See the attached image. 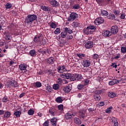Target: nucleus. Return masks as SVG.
I'll use <instances>...</instances> for the list:
<instances>
[{"label":"nucleus","instance_id":"46","mask_svg":"<svg viewBox=\"0 0 126 126\" xmlns=\"http://www.w3.org/2000/svg\"><path fill=\"white\" fill-rule=\"evenodd\" d=\"M83 31H84V33H85V34H86V35H89V34H90L88 27L86 29H84L83 30Z\"/></svg>","mask_w":126,"mask_h":126},{"label":"nucleus","instance_id":"34","mask_svg":"<svg viewBox=\"0 0 126 126\" xmlns=\"http://www.w3.org/2000/svg\"><path fill=\"white\" fill-rule=\"evenodd\" d=\"M11 115V113H10V112H9L8 111H6V112H5L4 113V119H5V118H7V119H8V118H9L10 117Z\"/></svg>","mask_w":126,"mask_h":126},{"label":"nucleus","instance_id":"59","mask_svg":"<svg viewBox=\"0 0 126 126\" xmlns=\"http://www.w3.org/2000/svg\"><path fill=\"white\" fill-rule=\"evenodd\" d=\"M49 126V121H45L43 124V126Z\"/></svg>","mask_w":126,"mask_h":126},{"label":"nucleus","instance_id":"28","mask_svg":"<svg viewBox=\"0 0 126 126\" xmlns=\"http://www.w3.org/2000/svg\"><path fill=\"white\" fill-rule=\"evenodd\" d=\"M30 55L31 57H36V51L34 49L31 50L30 51Z\"/></svg>","mask_w":126,"mask_h":126},{"label":"nucleus","instance_id":"19","mask_svg":"<svg viewBox=\"0 0 126 126\" xmlns=\"http://www.w3.org/2000/svg\"><path fill=\"white\" fill-rule=\"evenodd\" d=\"M46 63H49L50 64H53L55 63V58L54 57H50L47 59Z\"/></svg>","mask_w":126,"mask_h":126},{"label":"nucleus","instance_id":"57","mask_svg":"<svg viewBox=\"0 0 126 126\" xmlns=\"http://www.w3.org/2000/svg\"><path fill=\"white\" fill-rule=\"evenodd\" d=\"M121 19H125L126 18V14L125 13L121 14Z\"/></svg>","mask_w":126,"mask_h":126},{"label":"nucleus","instance_id":"47","mask_svg":"<svg viewBox=\"0 0 126 126\" xmlns=\"http://www.w3.org/2000/svg\"><path fill=\"white\" fill-rule=\"evenodd\" d=\"M8 101H9V99H8L7 96L3 97L2 99V102H3L4 103H6V102H7Z\"/></svg>","mask_w":126,"mask_h":126},{"label":"nucleus","instance_id":"17","mask_svg":"<svg viewBox=\"0 0 126 126\" xmlns=\"http://www.w3.org/2000/svg\"><path fill=\"white\" fill-rule=\"evenodd\" d=\"M50 3L51 5H52L54 7H57V6H59L60 5V3L59 2L56 1V0H53L50 1Z\"/></svg>","mask_w":126,"mask_h":126},{"label":"nucleus","instance_id":"7","mask_svg":"<svg viewBox=\"0 0 126 126\" xmlns=\"http://www.w3.org/2000/svg\"><path fill=\"white\" fill-rule=\"evenodd\" d=\"M99 93H101V91L96 92L94 95V97L95 101H99L101 100V96H100V94H99Z\"/></svg>","mask_w":126,"mask_h":126},{"label":"nucleus","instance_id":"51","mask_svg":"<svg viewBox=\"0 0 126 126\" xmlns=\"http://www.w3.org/2000/svg\"><path fill=\"white\" fill-rule=\"evenodd\" d=\"M99 58V55L97 54H94L93 55V59L94 60H97Z\"/></svg>","mask_w":126,"mask_h":126},{"label":"nucleus","instance_id":"49","mask_svg":"<svg viewBox=\"0 0 126 126\" xmlns=\"http://www.w3.org/2000/svg\"><path fill=\"white\" fill-rule=\"evenodd\" d=\"M58 108L59 109L58 111H63V105L60 104L58 106Z\"/></svg>","mask_w":126,"mask_h":126},{"label":"nucleus","instance_id":"36","mask_svg":"<svg viewBox=\"0 0 126 126\" xmlns=\"http://www.w3.org/2000/svg\"><path fill=\"white\" fill-rule=\"evenodd\" d=\"M112 110H113V107L110 106L105 110V112L106 114H111L112 112Z\"/></svg>","mask_w":126,"mask_h":126},{"label":"nucleus","instance_id":"25","mask_svg":"<svg viewBox=\"0 0 126 126\" xmlns=\"http://www.w3.org/2000/svg\"><path fill=\"white\" fill-rule=\"evenodd\" d=\"M74 123H75L76 125H81V120L78 118H75L74 119Z\"/></svg>","mask_w":126,"mask_h":126},{"label":"nucleus","instance_id":"30","mask_svg":"<svg viewBox=\"0 0 126 126\" xmlns=\"http://www.w3.org/2000/svg\"><path fill=\"white\" fill-rule=\"evenodd\" d=\"M41 9L43 10L44 11H50L51 9L49 7L46 6H41Z\"/></svg>","mask_w":126,"mask_h":126},{"label":"nucleus","instance_id":"22","mask_svg":"<svg viewBox=\"0 0 126 126\" xmlns=\"http://www.w3.org/2000/svg\"><path fill=\"white\" fill-rule=\"evenodd\" d=\"M4 39L6 40V41H8V42H10L11 41V39H12V36L11 35L7 34L4 36Z\"/></svg>","mask_w":126,"mask_h":126},{"label":"nucleus","instance_id":"54","mask_svg":"<svg viewBox=\"0 0 126 126\" xmlns=\"http://www.w3.org/2000/svg\"><path fill=\"white\" fill-rule=\"evenodd\" d=\"M98 106L100 107H103V106H105V102L104 101H101L98 103Z\"/></svg>","mask_w":126,"mask_h":126},{"label":"nucleus","instance_id":"1","mask_svg":"<svg viewBox=\"0 0 126 126\" xmlns=\"http://www.w3.org/2000/svg\"><path fill=\"white\" fill-rule=\"evenodd\" d=\"M37 19V16L36 15H28L25 19V22L27 24H32L33 21Z\"/></svg>","mask_w":126,"mask_h":126},{"label":"nucleus","instance_id":"20","mask_svg":"<svg viewBox=\"0 0 126 126\" xmlns=\"http://www.w3.org/2000/svg\"><path fill=\"white\" fill-rule=\"evenodd\" d=\"M63 31L67 35V34H71L73 32L72 30H70L69 28H64Z\"/></svg>","mask_w":126,"mask_h":126},{"label":"nucleus","instance_id":"41","mask_svg":"<svg viewBox=\"0 0 126 126\" xmlns=\"http://www.w3.org/2000/svg\"><path fill=\"white\" fill-rule=\"evenodd\" d=\"M80 5L79 4H75L74 5H73V9H76V10H78L80 9Z\"/></svg>","mask_w":126,"mask_h":126},{"label":"nucleus","instance_id":"3","mask_svg":"<svg viewBox=\"0 0 126 126\" xmlns=\"http://www.w3.org/2000/svg\"><path fill=\"white\" fill-rule=\"evenodd\" d=\"M78 17V14L75 12H72L67 18V21L69 22L74 21L76 18Z\"/></svg>","mask_w":126,"mask_h":126},{"label":"nucleus","instance_id":"58","mask_svg":"<svg viewBox=\"0 0 126 126\" xmlns=\"http://www.w3.org/2000/svg\"><path fill=\"white\" fill-rule=\"evenodd\" d=\"M79 115H80V118H82L83 119V118H85V114H84V113H83V112L80 113Z\"/></svg>","mask_w":126,"mask_h":126},{"label":"nucleus","instance_id":"60","mask_svg":"<svg viewBox=\"0 0 126 126\" xmlns=\"http://www.w3.org/2000/svg\"><path fill=\"white\" fill-rule=\"evenodd\" d=\"M89 83V80L86 79L84 81V85H87Z\"/></svg>","mask_w":126,"mask_h":126},{"label":"nucleus","instance_id":"43","mask_svg":"<svg viewBox=\"0 0 126 126\" xmlns=\"http://www.w3.org/2000/svg\"><path fill=\"white\" fill-rule=\"evenodd\" d=\"M5 7L6 9H9V8H11V7H12V5L9 3H7L5 5Z\"/></svg>","mask_w":126,"mask_h":126},{"label":"nucleus","instance_id":"61","mask_svg":"<svg viewBox=\"0 0 126 126\" xmlns=\"http://www.w3.org/2000/svg\"><path fill=\"white\" fill-rule=\"evenodd\" d=\"M111 66H113V67H115V68H117L118 65L116 64V63H112Z\"/></svg>","mask_w":126,"mask_h":126},{"label":"nucleus","instance_id":"44","mask_svg":"<svg viewBox=\"0 0 126 126\" xmlns=\"http://www.w3.org/2000/svg\"><path fill=\"white\" fill-rule=\"evenodd\" d=\"M53 89H54V90H58L60 88V85L57 84H55L53 85Z\"/></svg>","mask_w":126,"mask_h":126},{"label":"nucleus","instance_id":"31","mask_svg":"<svg viewBox=\"0 0 126 126\" xmlns=\"http://www.w3.org/2000/svg\"><path fill=\"white\" fill-rule=\"evenodd\" d=\"M63 90L64 92L68 93V92H70V91H71V88H70L69 86H66L63 88Z\"/></svg>","mask_w":126,"mask_h":126},{"label":"nucleus","instance_id":"21","mask_svg":"<svg viewBox=\"0 0 126 126\" xmlns=\"http://www.w3.org/2000/svg\"><path fill=\"white\" fill-rule=\"evenodd\" d=\"M66 36H67V34L63 31L59 35V39H61V38L64 39V38L66 37Z\"/></svg>","mask_w":126,"mask_h":126},{"label":"nucleus","instance_id":"48","mask_svg":"<svg viewBox=\"0 0 126 126\" xmlns=\"http://www.w3.org/2000/svg\"><path fill=\"white\" fill-rule=\"evenodd\" d=\"M77 88L79 90H81V89L84 88V85L79 84L77 85Z\"/></svg>","mask_w":126,"mask_h":126},{"label":"nucleus","instance_id":"63","mask_svg":"<svg viewBox=\"0 0 126 126\" xmlns=\"http://www.w3.org/2000/svg\"><path fill=\"white\" fill-rule=\"evenodd\" d=\"M108 84H109V85H114L115 83H114V81L112 80V81H110V82L108 83Z\"/></svg>","mask_w":126,"mask_h":126},{"label":"nucleus","instance_id":"26","mask_svg":"<svg viewBox=\"0 0 126 126\" xmlns=\"http://www.w3.org/2000/svg\"><path fill=\"white\" fill-rule=\"evenodd\" d=\"M108 95L109 96V97H110V98H115V97H116V96H117V94H116V93L112 92H110L108 93Z\"/></svg>","mask_w":126,"mask_h":126},{"label":"nucleus","instance_id":"27","mask_svg":"<svg viewBox=\"0 0 126 126\" xmlns=\"http://www.w3.org/2000/svg\"><path fill=\"white\" fill-rule=\"evenodd\" d=\"M51 122L53 126H57V119L55 117L51 120Z\"/></svg>","mask_w":126,"mask_h":126},{"label":"nucleus","instance_id":"6","mask_svg":"<svg viewBox=\"0 0 126 126\" xmlns=\"http://www.w3.org/2000/svg\"><path fill=\"white\" fill-rule=\"evenodd\" d=\"M111 33L114 35H116L119 32V27L117 26H112L111 28Z\"/></svg>","mask_w":126,"mask_h":126},{"label":"nucleus","instance_id":"23","mask_svg":"<svg viewBox=\"0 0 126 126\" xmlns=\"http://www.w3.org/2000/svg\"><path fill=\"white\" fill-rule=\"evenodd\" d=\"M111 33V32L110 31H105L103 32L102 35L103 36H104V37H109V36L111 35L110 34Z\"/></svg>","mask_w":126,"mask_h":126},{"label":"nucleus","instance_id":"45","mask_svg":"<svg viewBox=\"0 0 126 126\" xmlns=\"http://www.w3.org/2000/svg\"><path fill=\"white\" fill-rule=\"evenodd\" d=\"M28 114L29 116H33V115H34V110L32 109L29 110Z\"/></svg>","mask_w":126,"mask_h":126},{"label":"nucleus","instance_id":"16","mask_svg":"<svg viewBox=\"0 0 126 126\" xmlns=\"http://www.w3.org/2000/svg\"><path fill=\"white\" fill-rule=\"evenodd\" d=\"M91 62L88 60H83L82 65L84 67H88L90 65Z\"/></svg>","mask_w":126,"mask_h":126},{"label":"nucleus","instance_id":"8","mask_svg":"<svg viewBox=\"0 0 126 126\" xmlns=\"http://www.w3.org/2000/svg\"><path fill=\"white\" fill-rule=\"evenodd\" d=\"M104 23V19L102 17H98L96 18L94 21V23L96 25H99Z\"/></svg>","mask_w":126,"mask_h":126},{"label":"nucleus","instance_id":"10","mask_svg":"<svg viewBox=\"0 0 126 126\" xmlns=\"http://www.w3.org/2000/svg\"><path fill=\"white\" fill-rule=\"evenodd\" d=\"M33 41L35 43H39L43 41V37L41 35H36L33 38Z\"/></svg>","mask_w":126,"mask_h":126},{"label":"nucleus","instance_id":"15","mask_svg":"<svg viewBox=\"0 0 126 126\" xmlns=\"http://www.w3.org/2000/svg\"><path fill=\"white\" fill-rule=\"evenodd\" d=\"M111 120L113 126H119V122H118V119L115 117H112Z\"/></svg>","mask_w":126,"mask_h":126},{"label":"nucleus","instance_id":"62","mask_svg":"<svg viewBox=\"0 0 126 126\" xmlns=\"http://www.w3.org/2000/svg\"><path fill=\"white\" fill-rule=\"evenodd\" d=\"M120 14V11L116 10L114 12V14L115 15H119Z\"/></svg>","mask_w":126,"mask_h":126},{"label":"nucleus","instance_id":"14","mask_svg":"<svg viewBox=\"0 0 126 126\" xmlns=\"http://www.w3.org/2000/svg\"><path fill=\"white\" fill-rule=\"evenodd\" d=\"M39 53L42 54V56H45V55H47V54H50V51L48 48H46L44 50H42V49H39Z\"/></svg>","mask_w":126,"mask_h":126},{"label":"nucleus","instance_id":"50","mask_svg":"<svg viewBox=\"0 0 126 126\" xmlns=\"http://www.w3.org/2000/svg\"><path fill=\"white\" fill-rule=\"evenodd\" d=\"M121 53H123V54H126V47H122L121 48Z\"/></svg>","mask_w":126,"mask_h":126},{"label":"nucleus","instance_id":"12","mask_svg":"<svg viewBox=\"0 0 126 126\" xmlns=\"http://www.w3.org/2000/svg\"><path fill=\"white\" fill-rule=\"evenodd\" d=\"M90 34H93L94 32L96 30V27L94 26H90L88 27Z\"/></svg>","mask_w":126,"mask_h":126},{"label":"nucleus","instance_id":"40","mask_svg":"<svg viewBox=\"0 0 126 126\" xmlns=\"http://www.w3.org/2000/svg\"><path fill=\"white\" fill-rule=\"evenodd\" d=\"M50 27L51 28H52L53 29H56L57 28V24L54 22H52L50 25H49Z\"/></svg>","mask_w":126,"mask_h":126},{"label":"nucleus","instance_id":"32","mask_svg":"<svg viewBox=\"0 0 126 126\" xmlns=\"http://www.w3.org/2000/svg\"><path fill=\"white\" fill-rule=\"evenodd\" d=\"M14 115L17 117V118H20V115H21V111L20 110H16V112H14Z\"/></svg>","mask_w":126,"mask_h":126},{"label":"nucleus","instance_id":"5","mask_svg":"<svg viewBox=\"0 0 126 126\" xmlns=\"http://www.w3.org/2000/svg\"><path fill=\"white\" fill-rule=\"evenodd\" d=\"M57 71L59 72V73H63V72H64V71H67V70L65 68V66L63 65L59 66L57 67Z\"/></svg>","mask_w":126,"mask_h":126},{"label":"nucleus","instance_id":"18","mask_svg":"<svg viewBox=\"0 0 126 126\" xmlns=\"http://www.w3.org/2000/svg\"><path fill=\"white\" fill-rule=\"evenodd\" d=\"M72 116L74 117V115H73V114L71 115V114L69 113H66L64 116V119L65 121H67V120H69L70 119H71Z\"/></svg>","mask_w":126,"mask_h":126},{"label":"nucleus","instance_id":"42","mask_svg":"<svg viewBox=\"0 0 126 126\" xmlns=\"http://www.w3.org/2000/svg\"><path fill=\"white\" fill-rule=\"evenodd\" d=\"M61 33V29L60 28H57L54 31V34L55 35H59Z\"/></svg>","mask_w":126,"mask_h":126},{"label":"nucleus","instance_id":"52","mask_svg":"<svg viewBox=\"0 0 126 126\" xmlns=\"http://www.w3.org/2000/svg\"><path fill=\"white\" fill-rule=\"evenodd\" d=\"M97 3L100 4V3H103L104 2H106V0H96Z\"/></svg>","mask_w":126,"mask_h":126},{"label":"nucleus","instance_id":"13","mask_svg":"<svg viewBox=\"0 0 126 126\" xmlns=\"http://www.w3.org/2000/svg\"><path fill=\"white\" fill-rule=\"evenodd\" d=\"M9 86L10 87H17L18 83L14 80H12L9 82Z\"/></svg>","mask_w":126,"mask_h":126},{"label":"nucleus","instance_id":"33","mask_svg":"<svg viewBox=\"0 0 126 126\" xmlns=\"http://www.w3.org/2000/svg\"><path fill=\"white\" fill-rule=\"evenodd\" d=\"M100 14H101L102 16H107V15L109 14V13H108V11L106 10H101Z\"/></svg>","mask_w":126,"mask_h":126},{"label":"nucleus","instance_id":"29","mask_svg":"<svg viewBox=\"0 0 126 126\" xmlns=\"http://www.w3.org/2000/svg\"><path fill=\"white\" fill-rule=\"evenodd\" d=\"M27 68V66L25 64H21L19 65V68L20 70H25V69H26Z\"/></svg>","mask_w":126,"mask_h":126},{"label":"nucleus","instance_id":"37","mask_svg":"<svg viewBox=\"0 0 126 126\" xmlns=\"http://www.w3.org/2000/svg\"><path fill=\"white\" fill-rule=\"evenodd\" d=\"M77 56L78 57V58L81 59L82 60H83V58H85L86 57L85 54L83 53L77 54Z\"/></svg>","mask_w":126,"mask_h":126},{"label":"nucleus","instance_id":"4","mask_svg":"<svg viewBox=\"0 0 126 126\" xmlns=\"http://www.w3.org/2000/svg\"><path fill=\"white\" fill-rule=\"evenodd\" d=\"M49 112L51 116L55 117V116H58L59 110L57 109L55 107H52L49 109Z\"/></svg>","mask_w":126,"mask_h":126},{"label":"nucleus","instance_id":"9","mask_svg":"<svg viewBox=\"0 0 126 126\" xmlns=\"http://www.w3.org/2000/svg\"><path fill=\"white\" fill-rule=\"evenodd\" d=\"M94 46V43L92 41H88L85 44V47L86 49H92Z\"/></svg>","mask_w":126,"mask_h":126},{"label":"nucleus","instance_id":"11","mask_svg":"<svg viewBox=\"0 0 126 126\" xmlns=\"http://www.w3.org/2000/svg\"><path fill=\"white\" fill-rule=\"evenodd\" d=\"M61 77L62 78H66V79H70L71 77V74L70 73H62L60 75Z\"/></svg>","mask_w":126,"mask_h":126},{"label":"nucleus","instance_id":"24","mask_svg":"<svg viewBox=\"0 0 126 126\" xmlns=\"http://www.w3.org/2000/svg\"><path fill=\"white\" fill-rule=\"evenodd\" d=\"M33 86H34V87L39 88L42 86V83H41L40 82H36L33 84Z\"/></svg>","mask_w":126,"mask_h":126},{"label":"nucleus","instance_id":"38","mask_svg":"<svg viewBox=\"0 0 126 126\" xmlns=\"http://www.w3.org/2000/svg\"><path fill=\"white\" fill-rule=\"evenodd\" d=\"M73 25H74L75 27H79V26H80V24L79 23V21H75L73 22Z\"/></svg>","mask_w":126,"mask_h":126},{"label":"nucleus","instance_id":"2","mask_svg":"<svg viewBox=\"0 0 126 126\" xmlns=\"http://www.w3.org/2000/svg\"><path fill=\"white\" fill-rule=\"evenodd\" d=\"M83 77L81 74H71V77L70 78V81H79L82 79Z\"/></svg>","mask_w":126,"mask_h":126},{"label":"nucleus","instance_id":"39","mask_svg":"<svg viewBox=\"0 0 126 126\" xmlns=\"http://www.w3.org/2000/svg\"><path fill=\"white\" fill-rule=\"evenodd\" d=\"M107 17L108 19L114 20L116 18V16L114 14H110Z\"/></svg>","mask_w":126,"mask_h":126},{"label":"nucleus","instance_id":"56","mask_svg":"<svg viewBox=\"0 0 126 126\" xmlns=\"http://www.w3.org/2000/svg\"><path fill=\"white\" fill-rule=\"evenodd\" d=\"M113 82L114 83V84H118L120 83V80H118L116 79H113Z\"/></svg>","mask_w":126,"mask_h":126},{"label":"nucleus","instance_id":"55","mask_svg":"<svg viewBox=\"0 0 126 126\" xmlns=\"http://www.w3.org/2000/svg\"><path fill=\"white\" fill-rule=\"evenodd\" d=\"M72 38H73V36H72L71 35H69L66 36L67 40H71V39H72Z\"/></svg>","mask_w":126,"mask_h":126},{"label":"nucleus","instance_id":"53","mask_svg":"<svg viewBox=\"0 0 126 126\" xmlns=\"http://www.w3.org/2000/svg\"><path fill=\"white\" fill-rule=\"evenodd\" d=\"M63 80H62V78H59L57 80V82L59 83V84H62L63 83Z\"/></svg>","mask_w":126,"mask_h":126},{"label":"nucleus","instance_id":"64","mask_svg":"<svg viewBox=\"0 0 126 126\" xmlns=\"http://www.w3.org/2000/svg\"><path fill=\"white\" fill-rule=\"evenodd\" d=\"M14 63V61H10V63H9V65L12 66L13 65Z\"/></svg>","mask_w":126,"mask_h":126},{"label":"nucleus","instance_id":"35","mask_svg":"<svg viewBox=\"0 0 126 126\" xmlns=\"http://www.w3.org/2000/svg\"><path fill=\"white\" fill-rule=\"evenodd\" d=\"M55 101L57 103H62L63 101V99L62 97L59 96L56 98Z\"/></svg>","mask_w":126,"mask_h":126}]
</instances>
